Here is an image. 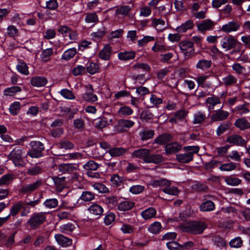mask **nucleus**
Masks as SVG:
<instances>
[{"label": "nucleus", "instance_id": "obj_13", "mask_svg": "<svg viewBox=\"0 0 250 250\" xmlns=\"http://www.w3.org/2000/svg\"><path fill=\"white\" fill-rule=\"evenodd\" d=\"M47 83V79L43 77L35 76L32 78L30 80L31 84L34 87H43Z\"/></svg>", "mask_w": 250, "mask_h": 250}, {"label": "nucleus", "instance_id": "obj_7", "mask_svg": "<svg viewBox=\"0 0 250 250\" xmlns=\"http://www.w3.org/2000/svg\"><path fill=\"white\" fill-rule=\"evenodd\" d=\"M84 101L90 102H94L98 100L97 96L94 94V90L90 84L85 86V92L82 95Z\"/></svg>", "mask_w": 250, "mask_h": 250}, {"label": "nucleus", "instance_id": "obj_38", "mask_svg": "<svg viewBox=\"0 0 250 250\" xmlns=\"http://www.w3.org/2000/svg\"><path fill=\"white\" fill-rule=\"evenodd\" d=\"M100 68L99 64L97 62H89L85 68L87 73L93 75L98 72Z\"/></svg>", "mask_w": 250, "mask_h": 250}, {"label": "nucleus", "instance_id": "obj_12", "mask_svg": "<svg viewBox=\"0 0 250 250\" xmlns=\"http://www.w3.org/2000/svg\"><path fill=\"white\" fill-rule=\"evenodd\" d=\"M182 149V146L177 142H173L165 146V152L167 154L176 153Z\"/></svg>", "mask_w": 250, "mask_h": 250}, {"label": "nucleus", "instance_id": "obj_56", "mask_svg": "<svg viewBox=\"0 0 250 250\" xmlns=\"http://www.w3.org/2000/svg\"><path fill=\"white\" fill-rule=\"evenodd\" d=\"M52 53L53 49L51 48H48L43 50L41 56L42 61L44 62H47L49 60L50 57Z\"/></svg>", "mask_w": 250, "mask_h": 250}, {"label": "nucleus", "instance_id": "obj_23", "mask_svg": "<svg viewBox=\"0 0 250 250\" xmlns=\"http://www.w3.org/2000/svg\"><path fill=\"white\" fill-rule=\"evenodd\" d=\"M170 182L169 181L168 185H165L164 187L162 189L163 191L168 195H177L179 193V190L178 188L174 186H170Z\"/></svg>", "mask_w": 250, "mask_h": 250}, {"label": "nucleus", "instance_id": "obj_2", "mask_svg": "<svg viewBox=\"0 0 250 250\" xmlns=\"http://www.w3.org/2000/svg\"><path fill=\"white\" fill-rule=\"evenodd\" d=\"M29 146L31 147V149L28 151L26 155H29L31 158H34L42 156V152L44 149V145L42 143L33 141L30 143Z\"/></svg>", "mask_w": 250, "mask_h": 250}, {"label": "nucleus", "instance_id": "obj_22", "mask_svg": "<svg viewBox=\"0 0 250 250\" xmlns=\"http://www.w3.org/2000/svg\"><path fill=\"white\" fill-rule=\"evenodd\" d=\"M156 215V210L153 208H148L141 212V216L145 220L154 218Z\"/></svg>", "mask_w": 250, "mask_h": 250}, {"label": "nucleus", "instance_id": "obj_58", "mask_svg": "<svg viewBox=\"0 0 250 250\" xmlns=\"http://www.w3.org/2000/svg\"><path fill=\"white\" fill-rule=\"evenodd\" d=\"M154 135V131L148 130H144L140 132V136L143 141L152 138Z\"/></svg>", "mask_w": 250, "mask_h": 250}, {"label": "nucleus", "instance_id": "obj_21", "mask_svg": "<svg viewBox=\"0 0 250 250\" xmlns=\"http://www.w3.org/2000/svg\"><path fill=\"white\" fill-rule=\"evenodd\" d=\"M211 60L201 59L199 60L196 64V68L202 71H205L208 69L211 65Z\"/></svg>", "mask_w": 250, "mask_h": 250}, {"label": "nucleus", "instance_id": "obj_3", "mask_svg": "<svg viewBox=\"0 0 250 250\" xmlns=\"http://www.w3.org/2000/svg\"><path fill=\"white\" fill-rule=\"evenodd\" d=\"M180 50L185 59H188L194 55L193 43L190 41H182L179 44Z\"/></svg>", "mask_w": 250, "mask_h": 250}, {"label": "nucleus", "instance_id": "obj_28", "mask_svg": "<svg viewBox=\"0 0 250 250\" xmlns=\"http://www.w3.org/2000/svg\"><path fill=\"white\" fill-rule=\"evenodd\" d=\"M151 25L157 29L162 30L166 28L165 21L161 18H151Z\"/></svg>", "mask_w": 250, "mask_h": 250}, {"label": "nucleus", "instance_id": "obj_53", "mask_svg": "<svg viewBox=\"0 0 250 250\" xmlns=\"http://www.w3.org/2000/svg\"><path fill=\"white\" fill-rule=\"evenodd\" d=\"M243 152H238L236 150H233L229 152L228 155V157L234 161L237 162L240 161Z\"/></svg>", "mask_w": 250, "mask_h": 250}, {"label": "nucleus", "instance_id": "obj_5", "mask_svg": "<svg viewBox=\"0 0 250 250\" xmlns=\"http://www.w3.org/2000/svg\"><path fill=\"white\" fill-rule=\"evenodd\" d=\"M207 228V225L204 222H194L189 226L188 231L195 234H201Z\"/></svg>", "mask_w": 250, "mask_h": 250}, {"label": "nucleus", "instance_id": "obj_9", "mask_svg": "<svg viewBox=\"0 0 250 250\" xmlns=\"http://www.w3.org/2000/svg\"><path fill=\"white\" fill-rule=\"evenodd\" d=\"M226 142L232 145L240 146H243L246 144V141L241 136L236 134L228 136Z\"/></svg>", "mask_w": 250, "mask_h": 250}, {"label": "nucleus", "instance_id": "obj_17", "mask_svg": "<svg viewBox=\"0 0 250 250\" xmlns=\"http://www.w3.org/2000/svg\"><path fill=\"white\" fill-rule=\"evenodd\" d=\"M88 210L89 212L93 216H100L103 213L104 209L102 206L98 204H93L90 206Z\"/></svg>", "mask_w": 250, "mask_h": 250}, {"label": "nucleus", "instance_id": "obj_62", "mask_svg": "<svg viewBox=\"0 0 250 250\" xmlns=\"http://www.w3.org/2000/svg\"><path fill=\"white\" fill-rule=\"evenodd\" d=\"M84 20L87 23L96 22L98 21V17L96 13H89L85 16Z\"/></svg>", "mask_w": 250, "mask_h": 250}, {"label": "nucleus", "instance_id": "obj_60", "mask_svg": "<svg viewBox=\"0 0 250 250\" xmlns=\"http://www.w3.org/2000/svg\"><path fill=\"white\" fill-rule=\"evenodd\" d=\"M58 6L57 0H48L46 1L44 8L50 10H55Z\"/></svg>", "mask_w": 250, "mask_h": 250}, {"label": "nucleus", "instance_id": "obj_36", "mask_svg": "<svg viewBox=\"0 0 250 250\" xmlns=\"http://www.w3.org/2000/svg\"><path fill=\"white\" fill-rule=\"evenodd\" d=\"M77 53V49L75 47L69 48L65 50L62 56V59L66 61L72 58Z\"/></svg>", "mask_w": 250, "mask_h": 250}, {"label": "nucleus", "instance_id": "obj_8", "mask_svg": "<svg viewBox=\"0 0 250 250\" xmlns=\"http://www.w3.org/2000/svg\"><path fill=\"white\" fill-rule=\"evenodd\" d=\"M214 26L213 21L209 19L205 20L197 24V30L202 33L211 30Z\"/></svg>", "mask_w": 250, "mask_h": 250}, {"label": "nucleus", "instance_id": "obj_6", "mask_svg": "<svg viewBox=\"0 0 250 250\" xmlns=\"http://www.w3.org/2000/svg\"><path fill=\"white\" fill-rule=\"evenodd\" d=\"M236 40L231 36L224 37L220 41L222 48L226 51L234 48L236 45Z\"/></svg>", "mask_w": 250, "mask_h": 250}, {"label": "nucleus", "instance_id": "obj_26", "mask_svg": "<svg viewBox=\"0 0 250 250\" xmlns=\"http://www.w3.org/2000/svg\"><path fill=\"white\" fill-rule=\"evenodd\" d=\"M134 206L133 202L129 200H125L118 204V208L121 211H126L131 209Z\"/></svg>", "mask_w": 250, "mask_h": 250}, {"label": "nucleus", "instance_id": "obj_51", "mask_svg": "<svg viewBox=\"0 0 250 250\" xmlns=\"http://www.w3.org/2000/svg\"><path fill=\"white\" fill-rule=\"evenodd\" d=\"M99 167V164L93 160L89 161L83 166V167L86 170H96Z\"/></svg>", "mask_w": 250, "mask_h": 250}, {"label": "nucleus", "instance_id": "obj_32", "mask_svg": "<svg viewBox=\"0 0 250 250\" xmlns=\"http://www.w3.org/2000/svg\"><path fill=\"white\" fill-rule=\"evenodd\" d=\"M104 202L107 205L109 208L110 209H112L116 207L118 200L117 197L111 196L105 197L104 199L103 200Z\"/></svg>", "mask_w": 250, "mask_h": 250}, {"label": "nucleus", "instance_id": "obj_57", "mask_svg": "<svg viewBox=\"0 0 250 250\" xmlns=\"http://www.w3.org/2000/svg\"><path fill=\"white\" fill-rule=\"evenodd\" d=\"M133 110L127 106H123L119 109L118 113L120 116H128L133 113Z\"/></svg>", "mask_w": 250, "mask_h": 250}, {"label": "nucleus", "instance_id": "obj_14", "mask_svg": "<svg viewBox=\"0 0 250 250\" xmlns=\"http://www.w3.org/2000/svg\"><path fill=\"white\" fill-rule=\"evenodd\" d=\"M112 48L109 44H106L99 52V57L103 60H108L110 58Z\"/></svg>", "mask_w": 250, "mask_h": 250}, {"label": "nucleus", "instance_id": "obj_61", "mask_svg": "<svg viewBox=\"0 0 250 250\" xmlns=\"http://www.w3.org/2000/svg\"><path fill=\"white\" fill-rule=\"evenodd\" d=\"M149 100L151 107L157 106L162 103V99L154 94L151 95Z\"/></svg>", "mask_w": 250, "mask_h": 250}, {"label": "nucleus", "instance_id": "obj_50", "mask_svg": "<svg viewBox=\"0 0 250 250\" xmlns=\"http://www.w3.org/2000/svg\"><path fill=\"white\" fill-rule=\"evenodd\" d=\"M59 93L65 99L68 100H74L75 99V96L73 93L70 90L65 88L62 89Z\"/></svg>", "mask_w": 250, "mask_h": 250}, {"label": "nucleus", "instance_id": "obj_49", "mask_svg": "<svg viewBox=\"0 0 250 250\" xmlns=\"http://www.w3.org/2000/svg\"><path fill=\"white\" fill-rule=\"evenodd\" d=\"M110 181L112 186L118 187L120 186L123 182V178L117 174H115L111 176Z\"/></svg>", "mask_w": 250, "mask_h": 250}, {"label": "nucleus", "instance_id": "obj_31", "mask_svg": "<svg viewBox=\"0 0 250 250\" xmlns=\"http://www.w3.org/2000/svg\"><path fill=\"white\" fill-rule=\"evenodd\" d=\"M172 137L170 134H164L159 135L154 140V143L158 145H163L170 141Z\"/></svg>", "mask_w": 250, "mask_h": 250}, {"label": "nucleus", "instance_id": "obj_34", "mask_svg": "<svg viewBox=\"0 0 250 250\" xmlns=\"http://www.w3.org/2000/svg\"><path fill=\"white\" fill-rule=\"evenodd\" d=\"M135 56V53L134 51H125L118 53V57L120 60H129L133 59Z\"/></svg>", "mask_w": 250, "mask_h": 250}, {"label": "nucleus", "instance_id": "obj_44", "mask_svg": "<svg viewBox=\"0 0 250 250\" xmlns=\"http://www.w3.org/2000/svg\"><path fill=\"white\" fill-rule=\"evenodd\" d=\"M17 71L24 75L29 74L28 66L27 64L23 62H19L16 66Z\"/></svg>", "mask_w": 250, "mask_h": 250}, {"label": "nucleus", "instance_id": "obj_33", "mask_svg": "<svg viewBox=\"0 0 250 250\" xmlns=\"http://www.w3.org/2000/svg\"><path fill=\"white\" fill-rule=\"evenodd\" d=\"M162 229L161 223L158 221H155L151 224L148 228V231L153 234L159 233Z\"/></svg>", "mask_w": 250, "mask_h": 250}, {"label": "nucleus", "instance_id": "obj_47", "mask_svg": "<svg viewBox=\"0 0 250 250\" xmlns=\"http://www.w3.org/2000/svg\"><path fill=\"white\" fill-rule=\"evenodd\" d=\"M75 229L74 224L68 223L66 224L62 225L60 227V231L62 232L68 234L72 232Z\"/></svg>", "mask_w": 250, "mask_h": 250}, {"label": "nucleus", "instance_id": "obj_27", "mask_svg": "<svg viewBox=\"0 0 250 250\" xmlns=\"http://www.w3.org/2000/svg\"><path fill=\"white\" fill-rule=\"evenodd\" d=\"M206 119V114L204 112L197 111L193 114V124L194 125L200 124Z\"/></svg>", "mask_w": 250, "mask_h": 250}, {"label": "nucleus", "instance_id": "obj_46", "mask_svg": "<svg viewBox=\"0 0 250 250\" xmlns=\"http://www.w3.org/2000/svg\"><path fill=\"white\" fill-rule=\"evenodd\" d=\"M225 181L228 185L230 186H237L241 183V180L240 179L232 176L227 177Z\"/></svg>", "mask_w": 250, "mask_h": 250}, {"label": "nucleus", "instance_id": "obj_63", "mask_svg": "<svg viewBox=\"0 0 250 250\" xmlns=\"http://www.w3.org/2000/svg\"><path fill=\"white\" fill-rule=\"evenodd\" d=\"M145 187L142 185H136L131 186L129 189V192L133 194H138L142 192Z\"/></svg>", "mask_w": 250, "mask_h": 250}, {"label": "nucleus", "instance_id": "obj_35", "mask_svg": "<svg viewBox=\"0 0 250 250\" xmlns=\"http://www.w3.org/2000/svg\"><path fill=\"white\" fill-rule=\"evenodd\" d=\"M59 170L62 173H69L76 169L75 166L70 164H63L59 165Z\"/></svg>", "mask_w": 250, "mask_h": 250}, {"label": "nucleus", "instance_id": "obj_40", "mask_svg": "<svg viewBox=\"0 0 250 250\" xmlns=\"http://www.w3.org/2000/svg\"><path fill=\"white\" fill-rule=\"evenodd\" d=\"M6 34L10 37L15 38L19 35V30L13 25H8L6 28Z\"/></svg>", "mask_w": 250, "mask_h": 250}, {"label": "nucleus", "instance_id": "obj_19", "mask_svg": "<svg viewBox=\"0 0 250 250\" xmlns=\"http://www.w3.org/2000/svg\"><path fill=\"white\" fill-rule=\"evenodd\" d=\"M236 127L244 130L250 127V123L244 118L237 119L234 124Z\"/></svg>", "mask_w": 250, "mask_h": 250}, {"label": "nucleus", "instance_id": "obj_16", "mask_svg": "<svg viewBox=\"0 0 250 250\" xmlns=\"http://www.w3.org/2000/svg\"><path fill=\"white\" fill-rule=\"evenodd\" d=\"M41 185V181L37 180L33 183H30L23 186L21 190L22 192H30L37 189Z\"/></svg>", "mask_w": 250, "mask_h": 250}, {"label": "nucleus", "instance_id": "obj_54", "mask_svg": "<svg viewBox=\"0 0 250 250\" xmlns=\"http://www.w3.org/2000/svg\"><path fill=\"white\" fill-rule=\"evenodd\" d=\"M236 168V165L233 162H230L221 165L219 169L221 171H229L234 170Z\"/></svg>", "mask_w": 250, "mask_h": 250}, {"label": "nucleus", "instance_id": "obj_37", "mask_svg": "<svg viewBox=\"0 0 250 250\" xmlns=\"http://www.w3.org/2000/svg\"><path fill=\"white\" fill-rule=\"evenodd\" d=\"M168 183L169 181L165 179H162L160 180H152L150 182L149 184L153 188L160 187L162 189L165 185H168Z\"/></svg>", "mask_w": 250, "mask_h": 250}, {"label": "nucleus", "instance_id": "obj_55", "mask_svg": "<svg viewBox=\"0 0 250 250\" xmlns=\"http://www.w3.org/2000/svg\"><path fill=\"white\" fill-rule=\"evenodd\" d=\"M21 104L19 102H14L9 107L10 113L13 115H16L20 112Z\"/></svg>", "mask_w": 250, "mask_h": 250}, {"label": "nucleus", "instance_id": "obj_4", "mask_svg": "<svg viewBox=\"0 0 250 250\" xmlns=\"http://www.w3.org/2000/svg\"><path fill=\"white\" fill-rule=\"evenodd\" d=\"M46 217L44 213L40 212L33 214L30 219L27 221V223L30 227L33 229L37 228L45 220Z\"/></svg>", "mask_w": 250, "mask_h": 250}, {"label": "nucleus", "instance_id": "obj_48", "mask_svg": "<svg viewBox=\"0 0 250 250\" xmlns=\"http://www.w3.org/2000/svg\"><path fill=\"white\" fill-rule=\"evenodd\" d=\"M21 91V88L19 86H13L5 89L4 91V93L5 96H12Z\"/></svg>", "mask_w": 250, "mask_h": 250}, {"label": "nucleus", "instance_id": "obj_52", "mask_svg": "<svg viewBox=\"0 0 250 250\" xmlns=\"http://www.w3.org/2000/svg\"><path fill=\"white\" fill-rule=\"evenodd\" d=\"M229 244L231 248H239L243 245V241L240 237L238 236L232 239L230 241Z\"/></svg>", "mask_w": 250, "mask_h": 250}, {"label": "nucleus", "instance_id": "obj_59", "mask_svg": "<svg viewBox=\"0 0 250 250\" xmlns=\"http://www.w3.org/2000/svg\"><path fill=\"white\" fill-rule=\"evenodd\" d=\"M22 206L23 203L22 202H19L14 204L10 209V214H11L12 216L17 215L22 208Z\"/></svg>", "mask_w": 250, "mask_h": 250}, {"label": "nucleus", "instance_id": "obj_1", "mask_svg": "<svg viewBox=\"0 0 250 250\" xmlns=\"http://www.w3.org/2000/svg\"><path fill=\"white\" fill-rule=\"evenodd\" d=\"M25 152L20 146H16L8 154L9 160H11L14 166L17 167H23L26 162L23 159Z\"/></svg>", "mask_w": 250, "mask_h": 250}, {"label": "nucleus", "instance_id": "obj_20", "mask_svg": "<svg viewBox=\"0 0 250 250\" xmlns=\"http://www.w3.org/2000/svg\"><path fill=\"white\" fill-rule=\"evenodd\" d=\"M149 153V150L146 148H141L135 150L132 153V156L138 158L143 159L144 162L146 163V158H147Z\"/></svg>", "mask_w": 250, "mask_h": 250}, {"label": "nucleus", "instance_id": "obj_45", "mask_svg": "<svg viewBox=\"0 0 250 250\" xmlns=\"http://www.w3.org/2000/svg\"><path fill=\"white\" fill-rule=\"evenodd\" d=\"M58 203V200L56 198H49L46 199L43 205L46 208L51 209L56 208Z\"/></svg>", "mask_w": 250, "mask_h": 250}, {"label": "nucleus", "instance_id": "obj_25", "mask_svg": "<svg viewBox=\"0 0 250 250\" xmlns=\"http://www.w3.org/2000/svg\"><path fill=\"white\" fill-rule=\"evenodd\" d=\"M126 150L123 147H113L109 149L106 153H108L111 157H118L124 154Z\"/></svg>", "mask_w": 250, "mask_h": 250}, {"label": "nucleus", "instance_id": "obj_39", "mask_svg": "<svg viewBox=\"0 0 250 250\" xmlns=\"http://www.w3.org/2000/svg\"><path fill=\"white\" fill-rule=\"evenodd\" d=\"M200 208L203 211H210L215 208V205L211 201H207L202 203L200 206Z\"/></svg>", "mask_w": 250, "mask_h": 250}, {"label": "nucleus", "instance_id": "obj_24", "mask_svg": "<svg viewBox=\"0 0 250 250\" xmlns=\"http://www.w3.org/2000/svg\"><path fill=\"white\" fill-rule=\"evenodd\" d=\"M193 26V22L189 20L185 23L176 27V31L179 33L186 32L188 30L191 29Z\"/></svg>", "mask_w": 250, "mask_h": 250}, {"label": "nucleus", "instance_id": "obj_41", "mask_svg": "<svg viewBox=\"0 0 250 250\" xmlns=\"http://www.w3.org/2000/svg\"><path fill=\"white\" fill-rule=\"evenodd\" d=\"M237 82V78L230 74L227 75L222 79V83L225 86L232 85L236 83Z\"/></svg>", "mask_w": 250, "mask_h": 250}, {"label": "nucleus", "instance_id": "obj_30", "mask_svg": "<svg viewBox=\"0 0 250 250\" xmlns=\"http://www.w3.org/2000/svg\"><path fill=\"white\" fill-rule=\"evenodd\" d=\"M94 125L98 128H103L108 125L107 120L104 117H99L93 121Z\"/></svg>", "mask_w": 250, "mask_h": 250}, {"label": "nucleus", "instance_id": "obj_11", "mask_svg": "<svg viewBox=\"0 0 250 250\" xmlns=\"http://www.w3.org/2000/svg\"><path fill=\"white\" fill-rule=\"evenodd\" d=\"M54 237L57 244L62 247H68L72 244V239L68 238L62 234H55Z\"/></svg>", "mask_w": 250, "mask_h": 250}, {"label": "nucleus", "instance_id": "obj_43", "mask_svg": "<svg viewBox=\"0 0 250 250\" xmlns=\"http://www.w3.org/2000/svg\"><path fill=\"white\" fill-rule=\"evenodd\" d=\"M206 102L208 105V110L213 109L215 105L219 104L221 103L220 99L218 98L215 96L208 98L206 100Z\"/></svg>", "mask_w": 250, "mask_h": 250}, {"label": "nucleus", "instance_id": "obj_10", "mask_svg": "<svg viewBox=\"0 0 250 250\" xmlns=\"http://www.w3.org/2000/svg\"><path fill=\"white\" fill-rule=\"evenodd\" d=\"M240 27V25L238 22L232 21L224 24L221 30L225 33H230L237 31Z\"/></svg>", "mask_w": 250, "mask_h": 250}, {"label": "nucleus", "instance_id": "obj_42", "mask_svg": "<svg viewBox=\"0 0 250 250\" xmlns=\"http://www.w3.org/2000/svg\"><path fill=\"white\" fill-rule=\"evenodd\" d=\"M163 157L159 154L148 155L146 158V163L158 164L163 161Z\"/></svg>", "mask_w": 250, "mask_h": 250}, {"label": "nucleus", "instance_id": "obj_15", "mask_svg": "<svg viewBox=\"0 0 250 250\" xmlns=\"http://www.w3.org/2000/svg\"><path fill=\"white\" fill-rule=\"evenodd\" d=\"M229 115V113L228 111L219 109L211 115V120L213 121H222L226 119Z\"/></svg>", "mask_w": 250, "mask_h": 250}, {"label": "nucleus", "instance_id": "obj_18", "mask_svg": "<svg viewBox=\"0 0 250 250\" xmlns=\"http://www.w3.org/2000/svg\"><path fill=\"white\" fill-rule=\"evenodd\" d=\"M132 69L136 72H147L150 70L149 65L146 63H136L133 65Z\"/></svg>", "mask_w": 250, "mask_h": 250}, {"label": "nucleus", "instance_id": "obj_29", "mask_svg": "<svg viewBox=\"0 0 250 250\" xmlns=\"http://www.w3.org/2000/svg\"><path fill=\"white\" fill-rule=\"evenodd\" d=\"M177 160L181 163H188L193 159V157L190 153H182L176 155Z\"/></svg>", "mask_w": 250, "mask_h": 250}, {"label": "nucleus", "instance_id": "obj_64", "mask_svg": "<svg viewBox=\"0 0 250 250\" xmlns=\"http://www.w3.org/2000/svg\"><path fill=\"white\" fill-rule=\"evenodd\" d=\"M167 246L169 250H182V247L175 241L167 242Z\"/></svg>", "mask_w": 250, "mask_h": 250}]
</instances>
